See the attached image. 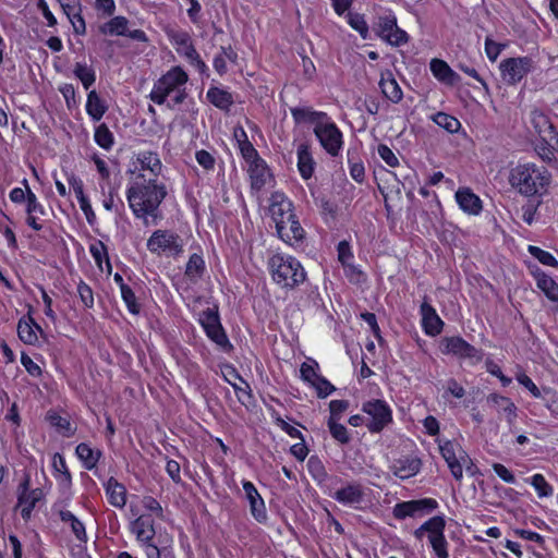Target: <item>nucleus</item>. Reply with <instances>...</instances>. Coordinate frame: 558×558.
Returning a JSON list of instances; mask_svg holds the SVG:
<instances>
[{"mask_svg": "<svg viewBox=\"0 0 558 558\" xmlns=\"http://www.w3.org/2000/svg\"><path fill=\"white\" fill-rule=\"evenodd\" d=\"M167 196L166 186L160 180L129 181L126 199L129 207L137 219L160 218L159 207Z\"/></svg>", "mask_w": 558, "mask_h": 558, "instance_id": "obj_1", "label": "nucleus"}, {"mask_svg": "<svg viewBox=\"0 0 558 558\" xmlns=\"http://www.w3.org/2000/svg\"><path fill=\"white\" fill-rule=\"evenodd\" d=\"M549 181L550 175L545 167L530 162L518 165L511 169L509 174L510 185L526 197L542 195Z\"/></svg>", "mask_w": 558, "mask_h": 558, "instance_id": "obj_2", "label": "nucleus"}, {"mask_svg": "<svg viewBox=\"0 0 558 558\" xmlns=\"http://www.w3.org/2000/svg\"><path fill=\"white\" fill-rule=\"evenodd\" d=\"M187 73L181 66H173L154 84L149 98L156 105H163L170 97L173 105H180L187 96Z\"/></svg>", "mask_w": 558, "mask_h": 558, "instance_id": "obj_3", "label": "nucleus"}, {"mask_svg": "<svg viewBox=\"0 0 558 558\" xmlns=\"http://www.w3.org/2000/svg\"><path fill=\"white\" fill-rule=\"evenodd\" d=\"M268 270L275 283L284 289H293L306 279L302 264L284 253H274L267 262Z\"/></svg>", "mask_w": 558, "mask_h": 558, "instance_id": "obj_4", "label": "nucleus"}, {"mask_svg": "<svg viewBox=\"0 0 558 558\" xmlns=\"http://www.w3.org/2000/svg\"><path fill=\"white\" fill-rule=\"evenodd\" d=\"M161 170L162 163L159 155L151 150H143L132 157L128 172L130 181L159 180Z\"/></svg>", "mask_w": 558, "mask_h": 558, "instance_id": "obj_5", "label": "nucleus"}, {"mask_svg": "<svg viewBox=\"0 0 558 558\" xmlns=\"http://www.w3.org/2000/svg\"><path fill=\"white\" fill-rule=\"evenodd\" d=\"M147 250L157 256L178 257L183 253L182 238L171 230H155L146 243Z\"/></svg>", "mask_w": 558, "mask_h": 558, "instance_id": "obj_6", "label": "nucleus"}, {"mask_svg": "<svg viewBox=\"0 0 558 558\" xmlns=\"http://www.w3.org/2000/svg\"><path fill=\"white\" fill-rule=\"evenodd\" d=\"M167 36L177 53L184 57L199 73H205L208 70L206 63L196 51L189 32L181 28H171L167 32Z\"/></svg>", "mask_w": 558, "mask_h": 558, "instance_id": "obj_7", "label": "nucleus"}, {"mask_svg": "<svg viewBox=\"0 0 558 558\" xmlns=\"http://www.w3.org/2000/svg\"><path fill=\"white\" fill-rule=\"evenodd\" d=\"M313 132L328 155L339 156L343 148V134L329 116L314 126Z\"/></svg>", "mask_w": 558, "mask_h": 558, "instance_id": "obj_8", "label": "nucleus"}, {"mask_svg": "<svg viewBox=\"0 0 558 558\" xmlns=\"http://www.w3.org/2000/svg\"><path fill=\"white\" fill-rule=\"evenodd\" d=\"M362 412L367 415L365 426L372 434H378L392 423L390 405L380 399H372L362 404Z\"/></svg>", "mask_w": 558, "mask_h": 558, "instance_id": "obj_9", "label": "nucleus"}, {"mask_svg": "<svg viewBox=\"0 0 558 558\" xmlns=\"http://www.w3.org/2000/svg\"><path fill=\"white\" fill-rule=\"evenodd\" d=\"M368 489L359 482H348L330 497L342 506L350 507L354 510H364L369 504Z\"/></svg>", "mask_w": 558, "mask_h": 558, "instance_id": "obj_10", "label": "nucleus"}, {"mask_svg": "<svg viewBox=\"0 0 558 558\" xmlns=\"http://www.w3.org/2000/svg\"><path fill=\"white\" fill-rule=\"evenodd\" d=\"M198 323L203 327L206 336L216 343L221 350L230 351L232 344L230 343L227 333L220 323V317L217 308H206L199 314Z\"/></svg>", "mask_w": 558, "mask_h": 558, "instance_id": "obj_11", "label": "nucleus"}, {"mask_svg": "<svg viewBox=\"0 0 558 558\" xmlns=\"http://www.w3.org/2000/svg\"><path fill=\"white\" fill-rule=\"evenodd\" d=\"M534 68L530 57L507 58L499 63L500 76L508 85H517Z\"/></svg>", "mask_w": 558, "mask_h": 558, "instance_id": "obj_12", "label": "nucleus"}, {"mask_svg": "<svg viewBox=\"0 0 558 558\" xmlns=\"http://www.w3.org/2000/svg\"><path fill=\"white\" fill-rule=\"evenodd\" d=\"M440 453L452 474V476L460 481L463 477V468H468L471 459L468 453L461 448L460 445L453 441H445L439 446Z\"/></svg>", "mask_w": 558, "mask_h": 558, "instance_id": "obj_13", "label": "nucleus"}, {"mask_svg": "<svg viewBox=\"0 0 558 558\" xmlns=\"http://www.w3.org/2000/svg\"><path fill=\"white\" fill-rule=\"evenodd\" d=\"M44 493L40 488L31 489V477L26 474L17 487V506L21 509V515L27 520L31 518L36 504L41 500Z\"/></svg>", "mask_w": 558, "mask_h": 558, "instance_id": "obj_14", "label": "nucleus"}, {"mask_svg": "<svg viewBox=\"0 0 558 558\" xmlns=\"http://www.w3.org/2000/svg\"><path fill=\"white\" fill-rule=\"evenodd\" d=\"M440 344L441 352L444 354H452L460 359H472L475 361H481L483 357L481 350L476 349L459 336L445 337Z\"/></svg>", "mask_w": 558, "mask_h": 558, "instance_id": "obj_15", "label": "nucleus"}, {"mask_svg": "<svg viewBox=\"0 0 558 558\" xmlns=\"http://www.w3.org/2000/svg\"><path fill=\"white\" fill-rule=\"evenodd\" d=\"M530 121L535 133L546 145L554 147L558 144V132L545 113L534 110L531 112Z\"/></svg>", "mask_w": 558, "mask_h": 558, "instance_id": "obj_16", "label": "nucleus"}, {"mask_svg": "<svg viewBox=\"0 0 558 558\" xmlns=\"http://www.w3.org/2000/svg\"><path fill=\"white\" fill-rule=\"evenodd\" d=\"M422 469V460L416 454H403L390 462L389 471L400 480L415 476Z\"/></svg>", "mask_w": 558, "mask_h": 558, "instance_id": "obj_17", "label": "nucleus"}, {"mask_svg": "<svg viewBox=\"0 0 558 558\" xmlns=\"http://www.w3.org/2000/svg\"><path fill=\"white\" fill-rule=\"evenodd\" d=\"M242 487L245 494V498L248 501L252 517L258 523H265L268 519L267 509L265 501L258 493L257 488L252 482L247 480L242 481Z\"/></svg>", "mask_w": 558, "mask_h": 558, "instance_id": "obj_18", "label": "nucleus"}, {"mask_svg": "<svg viewBox=\"0 0 558 558\" xmlns=\"http://www.w3.org/2000/svg\"><path fill=\"white\" fill-rule=\"evenodd\" d=\"M437 506L438 502L432 498L403 501L395 506L393 514L397 519H404L407 517H415L423 512L433 511Z\"/></svg>", "mask_w": 558, "mask_h": 558, "instance_id": "obj_19", "label": "nucleus"}, {"mask_svg": "<svg viewBox=\"0 0 558 558\" xmlns=\"http://www.w3.org/2000/svg\"><path fill=\"white\" fill-rule=\"evenodd\" d=\"M269 211L276 226L284 223V220L294 215L291 201L280 192L271 194Z\"/></svg>", "mask_w": 558, "mask_h": 558, "instance_id": "obj_20", "label": "nucleus"}, {"mask_svg": "<svg viewBox=\"0 0 558 558\" xmlns=\"http://www.w3.org/2000/svg\"><path fill=\"white\" fill-rule=\"evenodd\" d=\"M276 230L279 238L292 246L300 244L305 236V230L300 225L295 215L284 220V223L276 226Z\"/></svg>", "mask_w": 558, "mask_h": 558, "instance_id": "obj_21", "label": "nucleus"}, {"mask_svg": "<svg viewBox=\"0 0 558 558\" xmlns=\"http://www.w3.org/2000/svg\"><path fill=\"white\" fill-rule=\"evenodd\" d=\"M420 313L424 332L430 337L439 335L442 330L444 322L436 310L428 302H423L420 307Z\"/></svg>", "mask_w": 558, "mask_h": 558, "instance_id": "obj_22", "label": "nucleus"}, {"mask_svg": "<svg viewBox=\"0 0 558 558\" xmlns=\"http://www.w3.org/2000/svg\"><path fill=\"white\" fill-rule=\"evenodd\" d=\"M130 530L140 544L151 542L156 534L154 520L148 514H142L132 521Z\"/></svg>", "mask_w": 558, "mask_h": 558, "instance_id": "obj_23", "label": "nucleus"}, {"mask_svg": "<svg viewBox=\"0 0 558 558\" xmlns=\"http://www.w3.org/2000/svg\"><path fill=\"white\" fill-rule=\"evenodd\" d=\"M225 379L233 387L238 400L245 404L252 398L251 388L248 384L240 376L236 369L232 366H227L222 369Z\"/></svg>", "mask_w": 558, "mask_h": 558, "instance_id": "obj_24", "label": "nucleus"}, {"mask_svg": "<svg viewBox=\"0 0 558 558\" xmlns=\"http://www.w3.org/2000/svg\"><path fill=\"white\" fill-rule=\"evenodd\" d=\"M247 166L251 187L255 191H260L271 179V173L266 161L259 158Z\"/></svg>", "mask_w": 558, "mask_h": 558, "instance_id": "obj_25", "label": "nucleus"}, {"mask_svg": "<svg viewBox=\"0 0 558 558\" xmlns=\"http://www.w3.org/2000/svg\"><path fill=\"white\" fill-rule=\"evenodd\" d=\"M487 402L490 403L498 414L504 415L509 425H512L518 417L517 405L508 398L498 393H490L487 397Z\"/></svg>", "mask_w": 558, "mask_h": 558, "instance_id": "obj_26", "label": "nucleus"}, {"mask_svg": "<svg viewBox=\"0 0 558 558\" xmlns=\"http://www.w3.org/2000/svg\"><path fill=\"white\" fill-rule=\"evenodd\" d=\"M456 201L461 210L469 215L477 216L482 211V201L471 189L462 187L456 192Z\"/></svg>", "mask_w": 558, "mask_h": 558, "instance_id": "obj_27", "label": "nucleus"}, {"mask_svg": "<svg viewBox=\"0 0 558 558\" xmlns=\"http://www.w3.org/2000/svg\"><path fill=\"white\" fill-rule=\"evenodd\" d=\"M429 69L434 77L442 84L453 86L460 82V76L441 59H432Z\"/></svg>", "mask_w": 558, "mask_h": 558, "instance_id": "obj_28", "label": "nucleus"}, {"mask_svg": "<svg viewBox=\"0 0 558 558\" xmlns=\"http://www.w3.org/2000/svg\"><path fill=\"white\" fill-rule=\"evenodd\" d=\"M379 87L383 95L391 102L398 104L402 100L403 92L391 71L381 72Z\"/></svg>", "mask_w": 558, "mask_h": 558, "instance_id": "obj_29", "label": "nucleus"}, {"mask_svg": "<svg viewBox=\"0 0 558 558\" xmlns=\"http://www.w3.org/2000/svg\"><path fill=\"white\" fill-rule=\"evenodd\" d=\"M25 210L27 214V218H26L27 226L35 231H40L44 228V226L39 221V219H40V216L46 215V210L33 191H29V193H28V202L26 204Z\"/></svg>", "mask_w": 558, "mask_h": 558, "instance_id": "obj_30", "label": "nucleus"}, {"mask_svg": "<svg viewBox=\"0 0 558 558\" xmlns=\"http://www.w3.org/2000/svg\"><path fill=\"white\" fill-rule=\"evenodd\" d=\"M108 501L111 506L122 509L126 504V488L114 477H110L105 484Z\"/></svg>", "mask_w": 558, "mask_h": 558, "instance_id": "obj_31", "label": "nucleus"}, {"mask_svg": "<svg viewBox=\"0 0 558 558\" xmlns=\"http://www.w3.org/2000/svg\"><path fill=\"white\" fill-rule=\"evenodd\" d=\"M446 526L445 519L442 517H433L426 522H424L418 529L414 531V536L421 539L424 534H427L428 541L434 539V537H440L444 534Z\"/></svg>", "mask_w": 558, "mask_h": 558, "instance_id": "obj_32", "label": "nucleus"}, {"mask_svg": "<svg viewBox=\"0 0 558 558\" xmlns=\"http://www.w3.org/2000/svg\"><path fill=\"white\" fill-rule=\"evenodd\" d=\"M298 169L301 177L305 180L312 178L315 169V161L307 144H301L298 147Z\"/></svg>", "mask_w": 558, "mask_h": 558, "instance_id": "obj_33", "label": "nucleus"}, {"mask_svg": "<svg viewBox=\"0 0 558 558\" xmlns=\"http://www.w3.org/2000/svg\"><path fill=\"white\" fill-rule=\"evenodd\" d=\"M85 109L90 119L95 122H98L107 112L108 106L96 90H90L87 94Z\"/></svg>", "mask_w": 558, "mask_h": 558, "instance_id": "obj_34", "label": "nucleus"}, {"mask_svg": "<svg viewBox=\"0 0 558 558\" xmlns=\"http://www.w3.org/2000/svg\"><path fill=\"white\" fill-rule=\"evenodd\" d=\"M37 331L43 332L32 317L28 319H21L17 324V335L21 341L26 344H35L38 342Z\"/></svg>", "mask_w": 558, "mask_h": 558, "instance_id": "obj_35", "label": "nucleus"}, {"mask_svg": "<svg viewBox=\"0 0 558 558\" xmlns=\"http://www.w3.org/2000/svg\"><path fill=\"white\" fill-rule=\"evenodd\" d=\"M537 288L553 302L558 301V283L544 271L537 269L534 272Z\"/></svg>", "mask_w": 558, "mask_h": 558, "instance_id": "obj_36", "label": "nucleus"}, {"mask_svg": "<svg viewBox=\"0 0 558 558\" xmlns=\"http://www.w3.org/2000/svg\"><path fill=\"white\" fill-rule=\"evenodd\" d=\"M59 518L63 523L70 525L72 533L80 542H87V534L84 523L69 510H60Z\"/></svg>", "mask_w": 558, "mask_h": 558, "instance_id": "obj_37", "label": "nucleus"}, {"mask_svg": "<svg viewBox=\"0 0 558 558\" xmlns=\"http://www.w3.org/2000/svg\"><path fill=\"white\" fill-rule=\"evenodd\" d=\"M207 99L213 104L215 107L219 108L220 110L228 111L231 106L233 105V97L232 95L219 87H210L207 90Z\"/></svg>", "mask_w": 558, "mask_h": 558, "instance_id": "obj_38", "label": "nucleus"}, {"mask_svg": "<svg viewBox=\"0 0 558 558\" xmlns=\"http://www.w3.org/2000/svg\"><path fill=\"white\" fill-rule=\"evenodd\" d=\"M53 476L64 487H69L72 483V476L68 469L65 459L60 453H54L52 457Z\"/></svg>", "mask_w": 558, "mask_h": 558, "instance_id": "obj_39", "label": "nucleus"}, {"mask_svg": "<svg viewBox=\"0 0 558 558\" xmlns=\"http://www.w3.org/2000/svg\"><path fill=\"white\" fill-rule=\"evenodd\" d=\"M77 458L86 470H93L100 458V451L94 450L89 445L82 442L75 449Z\"/></svg>", "mask_w": 558, "mask_h": 558, "instance_id": "obj_40", "label": "nucleus"}, {"mask_svg": "<svg viewBox=\"0 0 558 558\" xmlns=\"http://www.w3.org/2000/svg\"><path fill=\"white\" fill-rule=\"evenodd\" d=\"M129 21L124 16H114L99 26V32L104 35L124 36L126 35Z\"/></svg>", "mask_w": 558, "mask_h": 558, "instance_id": "obj_41", "label": "nucleus"}, {"mask_svg": "<svg viewBox=\"0 0 558 558\" xmlns=\"http://www.w3.org/2000/svg\"><path fill=\"white\" fill-rule=\"evenodd\" d=\"M206 269L205 260L199 254H192L185 266V276L192 281L197 282Z\"/></svg>", "mask_w": 558, "mask_h": 558, "instance_id": "obj_42", "label": "nucleus"}, {"mask_svg": "<svg viewBox=\"0 0 558 558\" xmlns=\"http://www.w3.org/2000/svg\"><path fill=\"white\" fill-rule=\"evenodd\" d=\"M291 114L296 122H310L316 126L328 114L323 111H315L311 108H292Z\"/></svg>", "mask_w": 558, "mask_h": 558, "instance_id": "obj_43", "label": "nucleus"}, {"mask_svg": "<svg viewBox=\"0 0 558 558\" xmlns=\"http://www.w3.org/2000/svg\"><path fill=\"white\" fill-rule=\"evenodd\" d=\"M73 73L75 77L81 81L85 89H89V87L96 82L95 70L84 62H76Z\"/></svg>", "mask_w": 558, "mask_h": 558, "instance_id": "obj_44", "label": "nucleus"}, {"mask_svg": "<svg viewBox=\"0 0 558 558\" xmlns=\"http://www.w3.org/2000/svg\"><path fill=\"white\" fill-rule=\"evenodd\" d=\"M525 482L533 486L539 498L551 497L554 494V487L546 481L543 474L536 473L525 478Z\"/></svg>", "mask_w": 558, "mask_h": 558, "instance_id": "obj_45", "label": "nucleus"}, {"mask_svg": "<svg viewBox=\"0 0 558 558\" xmlns=\"http://www.w3.org/2000/svg\"><path fill=\"white\" fill-rule=\"evenodd\" d=\"M327 426L331 437L340 445H347L350 442L351 437L348 428L339 423V421L327 420Z\"/></svg>", "mask_w": 558, "mask_h": 558, "instance_id": "obj_46", "label": "nucleus"}, {"mask_svg": "<svg viewBox=\"0 0 558 558\" xmlns=\"http://www.w3.org/2000/svg\"><path fill=\"white\" fill-rule=\"evenodd\" d=\"M94 140L101 148L109 150L114 143V137L109 128L101 123L95 129Z\"/></svg>", "mask_w": 558, "mask_h": 558, "instance_id": "obj_47", "label": "nucleus"}, {"mask_svg": "<svg viewBox=\"0 0 558 558\" xmlns=\"http://www.w3.org/2000/svg\"><path fill=\"white\" fill-rule=\"evenodd\" d=\"M432 120L438 126L442 128L444 130L448 131L449 133L457 132L461 126V123L457 118H454L453 116H450L448 113H445V112H437L436 114H434L432 117Z\"/></svg>", "mask_w": 558, "mask_h": 558, "instance_id": "obj_48", "label": "nucleus"}, {"mask_svg": "<svg viewBox=\"0 0 558 558\" xmlns=\"http://www.w3.org/2000/svg\"><path fill=\"white\" fill-rule=\"evenodd\" d=\"M46 420L49 422L51 426H53L58 432L62 433L65 436H70L72 434V427L70 421L61 416L56 411H49L46 415Z\"/></svg>", "mask_w": 558, "mask_h": 558, "instance_id": "obj_49", "label": "nucleus"}, {"mask_svg": "<svg viewBox=\"0 0 558 558\" xmlns=\"http://www.w3.org/2000/svg\"><path fill=\"white\" fill-rule=\"evenodd\" d=\"M317 368L318 363L315 360H310L302 363L300 368L301 378L312 386L320 377V375L317 373Z\"/></svg>", "mask_w": 558, "mask_h": 558, "instance_id": "obj_50", "label": "nucleus"}, {"mask_svg": "<svg viewBox=\"0 0 558 558\" xmlns=\"http://www.w3.org/2000/svg\"><path fill=\"white\" fill-rule=\"evenodd\" d=\"M527 250L529 253L543 265L558 267V260L551 253L534 245H529Z\"/></svg>", "mask_w": 558, "mask_h": 558, "instance_id": "obj_51", "label": "nucleus"}, {"mask_svg": "<svg viewBox=\"0 0 558 558\" xmlns=\"http://www.w3.org/2000/svg\"><path fill=\"white\" fill-rule=\"evenodd\" d=\"M349 25L360 33L363 38L367 37L368 26L362 14L359 13H348L347 15Z\"/></svg>", "mask_w": 558, "mask_h": 558, "instance_id": "obj_52", "label": "nucleus"}, {"mask_svg": "<svg viewBox=\"0 0 558 558\" xmlns=\"http://www.w3.org/2000/svg\"><path fill=\"white\" fill-rule=\"evenodd\" d=\"M543 392L544 405L554 417L558 418V392L551 388H543Z\"/></svg>", "mask_w": 558, "mask_h": 558, "instance_id": "obj_53", "label": "nucleus"}, {"mask_svg": "<svg viewBox=\"0 0 558 558\" xmlns=\"http://www.w3.org/2000/svg\"><path fill=\"white\" fill-rule=\"evenodd\" d=\"M120 291H121V296H122L128 310L132 314H138L140 305L136 302V296H135L133 290L128 284H122Z\"/></svg>", "mask_w": 558, "mask_h": 558, "instance_id": "obj_54", "label": "nucleus"}, {"mask_svg": "<svg viewBox=\"0 0 558 558\" xmlns=\"http://www.w3.org/2000/svg\"><path fill=\"white\" fill-rule=\"evenodd\" d=\"M343 270L345 277L349 279L351 283L360 284L366 280L365 274L360 269L359 266L354 265L353 262L343 265Z\"/></svg>", "mask_w": 558, "mask_h": 558, "instance_id": "obj_55", "label": "nucleus"}, {"mask_svg": "<svg viewBox=\"0 0 558 558\" xmlns=\"http://www.w3.org/2000/svg\"><path fill=\"white\" fill-rule=\"evenodd\" d=\"M515 379L527 389L534 398H544L543 389L541 390L525 373H518Z\"/></svg>", "mask_w": 558, "mask_h": 558, "instance_id": "obj_56", "label": "nucleus"}, {"mask_svg": "<svg viewBox=\"0 0 558 558\" xmlns=\"http://www.w3.org/2000/svg\"><path fill=\"white\" fill-rule=\"evenodd\" d=\"M77 293L85 307L92 308L94 306V293L87 283L81 280L77 284Z\"/></svg>", "mask_w": 558, "mask_h": 558, "instance_id": "obj_57", "label": "nucleus"}, {"mask_svg": "<svg viewBox=\"0 0 558 558\" xmlns=\"http://www.w3.org/2000/svg\"><path fill=\"white\" fill-rule=\"evenodd\" d=\"M73 26V31L77 35H84L86 33L85 20L81 14V9H75L70 14H65Z\"/></svg>", "mask_w": 558, "mask_h": 558, "instance_id": "obj_58", "label": "nucleus"}, {"mask_svg": "<svg viewBox=\"0 0 558 558\" xmlns=\"http://www.w3.org/2000/svg\"><path fill=\"white\" fill-rule=\"evenodd\" d=\"M349 408V401L347 400H331L329 403L330 415L328 420L340 421L341 415Z\"/></svg>", "mask_w": 558, "mask_h": 558, "instance_id": "obj_59", "label": "nucleus"}, {"mask_svg": "<svg viewBox=\"0 0 558 558\" xmlns=\"http://www.w3.org/2000/svg\"><path fill=\"white\" fill-rule=\"evenodd\" d=\"M397 20L393 16H385L380 17L378 22V35L380 38H385L387 35L393 32L397 28Z\"/></svg>", "mask_w": 558, "mask_h": 558, "instance_id": "obj_60", "label": "nucleus"}, {"mask_svg": "<svg viewBox=\"0 0 558 558\" xmlns=\"http://www.w3.org/2000/svg\"><path fill=\"white\" fill-rule=\"evenodd\" d=\"M429 544L438 558H449L448 542L445 535L438 538L434 537V539L429 541Z\"/></svg>", "mask_w": 558, "mask_h": 558, "instance_id": "obj_61", "label": "nucleus"}, {"mask_svg": "<svg viewBox=\"0 0 558 558\" xmlns=\"http://www.w3.org/2000/svg\"><path fill=\"white\" fill-rule=\"evenodd\" d=\"M195 159L197 163L203 167L205 170H214L216 165L215 157L207 150L201 149L195 153Z\"/></svg>", "mask_w": 558, "mask_h": 558, "instance_id": "obj_62", "label": "nucleus"}, {"mask_svg": "<svg viewBox=\"0 0 558 558\" xmlns=\"http://www.w3.org/2000/svg\"><path fill=\"white\" fill-rule=\"evenodd\" d=\"M377 153L379 157L389 166L397 167L399 165V159L396 154L388 147L386 144H379L377 147Z\"/></svg>", "mask_w": 558, "mask_h": 558, "instance_id": "obj_63", "label": "nucleus"}, {"mask_svg": "<svg viewBox=\"0 0 558 558\" xmlns=\"http://www.w3.org/2000/svg\"><path fill=\"white\" fill-rule=\"evenodd\" d=\"M312 387L316 390L319 398H326L335 391V386L331 385L325 377L320 376Z\"/></svg>", "mask_w": 558, "mask_h": 558, "instance_id": "obj_64", "label": "nucleus"}]
</instances>
